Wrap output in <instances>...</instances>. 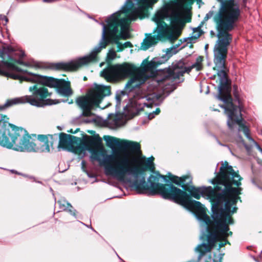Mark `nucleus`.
<instances>
[{
  "mask_svg": "<svg viewBox=\"0 0 262 262\" xmlns=\"http://www.w3.org/2000/svg\"><path fill=\"white\" fill-rule=\"evenodd\" d=\"M81 143V140L79 138L61 134L58 147L75 153L81 154L84 150Z\"/></svg>",
  "mask_w": 262,
  "mask_h": 262,
  "instance_id": "ddd939ff",
  "label": "nucleus"
},
{
  "mask_svg": "<svg viewBox=\"0 0 262 262\" xmlns=\"http://www.w3.org/2000/svg\"><path fill=\"white\" fill-rule=\"evenodd\" d=\"M169 11V15L172 17L173 20L172 21V25L178 28H181V30L185 25V23L183 20L184 14L181 10L178 9H175L171 11L167 8Z\"/></svg>",
  "mask_w": 262,
  "mask_h": 262,
  "instance_id": "4468645a",
  "label": "nucleus"
},
{
  "mask_svg": "<svg viewBox=\"0 0 262 262\" xmlns=\"http://www.w3.org/2000/svg\"><path fill=\"white\" fill-rule=\"evenodd\" d=\"M236 0H226L223 2L217 13L214 17L218 31L217 40L214 48V62L215 68L218 70L217 75L220 78L217 98L223 101L225 104L221 106L225 109L228 117L227 124L232 129L235 124L239 125V131H243L245 136L250 138L249 130L243 123L241 110L243 107L242 101L236 92H234L235 99L232 101L225 72V62L228 47L232 41V36L229 33L232 31L238 20L241 11Z\"/></svg>",
  "mask_w": 262,
  "mask_h": 262,
  "instance_id": "f03ea898",
  "label": "nucleus"
},
{
  "mask_svg": "<svg viewBox=\"0 0 262 262\" xmlns=\"http://www.w3.org/2000/svg\"><path fill=\"white\" fill-rule=\"evenodd\" d=\"M169 11L167 7L158 11L153 18V20L157 24V27L154 33L160 40L167 38L173 42L176 40L181 34V28L174 26H168L163 20L169 17Z\"/></svg>",
  "mask_w": 262,
  "mask_h": 262,
  "instance_id": "1a4fd4ad",
  "label": "nucleus"
},
{
  "mask_svg": "<svg viewBox=\"0 0 262 262\" xmlns=\"http://www.w3.org/2000/svg\"><path fill=\"white\" fill-rule=\"evenodd\" d=\"M247 2V0H242V3H243L242 6L243 7H246Z\"/></svg>",
  "mask_w": 262,
  "mask_h": 262,
  "instance_id": "cd10ccee",
  "label": "nucleus"
},
{
  "mask_svg": "<svg viewBox=\"0 0 262 262\" xmlns=\"http://www.w3.org/2000/svg\"><path fill=\"white\" fill-rule=\"evenodd\" d=\"M177 52V51L175 48L167 49L165 55L162 56L161 57H159V58H161V61H162V63H164L167 60H168L169 58L173 55L176 54Z\"/></svg>",
  "mask_w": 262,
  "mask_h": 262,
  "instance_id": "4be33fe9",
  "label": "nucleus"
},
{
  "mask_svg": "<svg viewBox=\"0 0 262 262\" xmlns=\"http://www.w3.org/2000/svg\"><path fill=\"white\" fill-rule=\"evenodd\" d=\"M160 178L164 179L165 177L159 174L151 175L148 179L150 184L149 188L144 193L150 191L152 194H159L164 199L194 210L198 220L203 221L207 226L209 232L207 243L200 245L195 248V251L200 253L199 259L210 251L217 241L223 242L220 245L221 247L225 245L228 242L227 238L232 233L229 231V225L233 223L230 213L236 212V203L239 199L238 195L242 190L241 188L232 187L233 185L240 186L242 180L232 167L227 164L220 168V173L211 182L213 184H217L214 188L211 186L193 187L190 191L192 196L196 199L203 196L213 203L212 221L200 202L189 200L186 192L171 184L159 183Z\"/></svg>",
  "mask_w": 262,
  "mask_h": 262,
  "instance_id": "f257e3e1",
  "label": "nucleus"
},
{
  "mask_svg": "<svg viewBox=\"0 0 262 262\" xmlns=\"http://www.w3.org/2000/svg\"><path fill=\"white\" fill-rule=\"evenodd\" d=\"M57 203L59 204V208L61 210L68 211L71 214L74 215L75 214L74 211L72 210L73 207L66 200L64 199H61L59 200Z\"/></svg>",
  "mask_w": 262,
  "mask_h": 262,
  "instance_id": "412c9836",
  "label": "nucleus"
},
{
  "mask_svg": "<svg viewBox=\"0 0 262 262\" xmlns=\"http://www.w3.org/2000/svg\"><path fill=\"white\" fill-rule=\"evenodd\" d=\"M107 122L112 127L116 128L122 125V120L118 116L110 115Z\"/></svg>",
  "mask_w": 262,
  "mask_h": 262,
  "instance_id": "aec40b11",
  "label": "nucleus"
},
{
  "mask_svg": "<svg viewBox=\"0 0 262 262\" xmlns=\"http://www.w3.org/2000/svg\"><path fill=\"white\" fill-rule=\"evenodd\" d=\"M144 106H146L147 107H152L154 105V103L149 101L147 103H144Z\"/></svg>",
  "mask_w": 262,
  "mask_h": 262,
  "instance_id": "a878e982",
  "label": "nucleus"
},
{
  "mask_svg": "<svg viewBox=\"0 0 262 262\" xmlns=\"http://www.w3.org/2000/svg\"><path fill=\"white\" fill-rule=\"evenodd\" d=\"M259 148L260 151L261 152V153H262V149H261V148H260V147H259Z\"/></svg>",
  "mask_w": 262,
  "mask_h": 262,
  "instance_id": "473e14b6",
  "label": "nucleus"
},
{
  "mask_svg": "<svg viewBox=\"0 0 262 262\" xmlns=\"http://www.w3.org/2000/svg\"><path fill=\"white\" fill-rule=\"evenodd\" d=\"M27 103L25 96L15 98L8 100L3 105H0V110L7 109L14 105L18 104Z\"/></svg>",
  "mask_w": 262,
  "mask_h": 262,
  "instance_id": "f3484780",
  "label": "nucleus"
},
{
  "mask_svg": "<svg viewBox=\"0 0 262 262\" xmlns=\"http://www.w3.org/2000/svg\"><path fill=\"white\" fill-rule=\"evenodd\" d=\"M4 67L14 72L11 74V77L13 79L39 83L50 88H57L59 93L64 96H69L72 94L70 82L69 81L34 74L23 70L13 63L8 61H0V74L4 73Z\"/></svg>",
  "mask_w": 262,
  "mask_h": 262,
  "instance_id": "0eeeda50",
  "label": "nucleus"
},
{
  "mask_svg": "<svg viewBox=\"0 0 262 262\" xmlns=\"http://www.w3.org/2000/svg\"><path fill=\"white\" fill-rule=\"evenodd\" d=\"M0 145L20 151H36L34 140L23 128L9 122V118L0 115Z\"/></svg>",
  "mask_w": 262,
  "mask_h": 262,
  "instance_id": "423d86ee",
  "label": "nucleus"
},
{
  "mask_svg": "<svg viewBox=\"0 0 262 262\" xmlns=\"http://www.w3.org/2000/svg\"><path fill=\"white\" fill-rule=\"evenodd\" d=\"M29 91L32 93L31 95H25L27 103L38 107L56 104L58 102L50 99L52 93L44 86L37 84L31 86Z\"/></svg>",
  "mask_w": 262,
  "mask_h": 262,
  "instance_id": "9d476101",
  "label": "nucleus"
},
{
  "mask_svg": "<svg viewBox=\"0 0 262 262\" xmlns=\"http://www.w3.org/2000/svg\"><path fill=\"white\" fill-rule=\"evenodd\" d=\"M122 147L130 149L133 152L137 154L141 153L140 145L135 142L122 141Z\"/></svg>",
  "mask_w": 262,
  "mask_h": 262,
  "instance_id": "a211bd4d",
  "label": "nucleus"
},
{
  "mask_svg": "<svg viewBox=\"0 0 262 262\" xmlns=\"http://www.w3.org/2000/svg\"><path fill=\"white\" fill-rule=\"evenodd\" d=\"M160 112V110L159 108H157L155 111H153L151 113H149L148 118L149 119L151 120L153 119L156 115H158Z\"/></svg>",
  "mask_w": 262,
  "mask_h": 262,
  "instance_id": "5701e85b",
  "label": "nucleus"
},
{
  "mask_svg": "<svg viewBox=\"0 0 262 262\" xmlns=\"http://www.w3.org/2000/svg\"><path fill=\"white\" fill-rule=\"evenodd\" d=\"M43 144L46 145V150L47 151H50V148H49V145H48V144L46 142H45Z\"/></svg>",
  "mask_w": 262,
  "mask_h": 262,
  "instance_id": "c85d7f7f",
  "label": "nucleus"
},
{
  "mask_svg": "<svg viewBox=\"0 0 262 262\" xmlns=\"http://www.w3.org/2000/svg\"><path fill=\"white\" fill-rule=\"evenodd\" d=\"M116 53L115 51L111 50V51H109L108 55H107V57L110 59H114L116 57Z\"/></svg>",
  "mask_w": 262,
  "mask_h": 262,
  "instance_id": "b1692460",
  "label": "nucleus"
},
{
  "mask_svg": "<svg viewBox=\"0 0 262 262\" xmlns=\"http://www.w3.org/2000/svg\"><path fill=\"white\" fill-rule=\"evenodd\" d=\"M4 18L6 21V23H7L8 22V18L7 17H6L5 16L4 17Z\"/></svg>",
  "mask_w": 262,
  "mask_h": 262,
  "instance_id": "2f4dec72",
  "label": "nucleus"
},
{
  "mask_svg": "<svg viewBox=\"0 0 262 262\" xmlns=\"http://www.w3.org/2000/svg\"><path fill=\"white\" fill-rule=\"evenodd\" d=\"M110 94L111 86L95 84L85 96L77 98L76 103L82 110L83 116H91L92 110L98 106L104 97Z\"/></svg>",
  "mask_w": 262,
  "mask_h": 262,
  "instance_id": "6e6552de",
  "label": "nucleus"
},
{
  "mask_svg": "<svg viewBox=\"0 0 262 262\" xmlns=\"http://www.w3.org/2000/svg\"><path fill=\"white\" fill-rule=\"evenodd\" d=\"M233 88H234V90H235V91H236V89H237V86H236V85H234V86H233Z\"/></svg>",
  "mask_w": 262,
  "mask_h": 262,
  "instance_id": "7c9ffc66",
  "label": "nucleus"
},
{
  "mask_svg": "<svg viewBox=\"0 0 262 262\" xmlns=\"http://www.w3.org/2000/svg\"><path fill=\"white\" fill-rule=\"evenodd\" d=\"M133 3L132 0H126L125 4L122 7L121 10L113 14L106 20V25L101 23L103 26L102 39L100 42V46L95 48L88 56L79 58L77 60L72 61L69 62H58L50 63L46 65L45 63L31 60L25 62V66L34 68L35 69L49 68L56 70H63L73 71L78 69L81 66L91 62L97 60V56L102 48H105L110 42H114L118 44L119 51H122L124 48L132 47V45L129 41H127L123 44L118 42L119 39L121 38L124 39L129 38L128 28L129 24L132 20L129 19L126 28V35L124 37L123 34L122 21L124 19H128L129 14H125V17L121 15L128 12L133 7Z\"/></svg>",
  "mask_w": 262,
  "mask_h": 262,
  "instance_id": "20e7f679",
  "label": "nucleus"
},
{
  "mask_svg": "<svg viewBox=\"0 0 262 262\" xmlns=\"http://www.w3.org/2000/svg\"><path fill=\"white\" fill-rule=\"evenodd\" d=\"M104 139L106 141V145L112 149L116 146L122 147V141H120L118 139L110 136L104 137Z\"/></svg>",
  "mask_w": 262,
  "mask_h": 262,
  "instance_id": "6ab92c4d",
  "label": "nucleus"
},
{
  "mask_svg": "<svg viewBox=\"0 0 262 262\" xmlns=\"http://www.w3.org/2000/svg\"><path fill=\"white\" fill-rule=\"evenodd\" d=\"M93 145L90 150L91 159L99 162L104 166L105 173L119 181L132 183L140 193H144L148 188L146 183L145 172L154 166V157L135 156L129 152H115L106 155L101 140L95 141L90 136Z\"/></svg>",
  "mask_w": 262,
  "mask_h": 262,
  "instance_id": "7ed1b4c3",
  "label": "nucleus"
},
{
  "mask_svg": "<svg viewBox=\"0 0 262 262\" xmlns=\"http://www.w3.org/2000/svg\"><path fill=\"white\" fill-rule=\"evenodd\" d=\"M159 40H160L155 34L154 35H152L151 34H146V37L142 43L141 48L142 49L146 50L155 46Z\"/></svg>",
  "mask_w": 262,
  "mask_h": 262,
  "instance_id": "dca6fc26",
  "label": "nucleus"
},
{
  "mask_svg": "<svg viewBox=\"0 0 262 262\" xmlns=\"http://www.w3.org/2000/svg\"><path fill=\"white\" fill-rule=\"evenodd\" d=\"M81 165H82V168L84 171H85V162L84 161H82L81 162Z\"/></svg>",
  "mask_w": 262,
  "mask_h": 262,
  "instance_id": "bb28decb",
  "label": "nucleus"
},
{
  "mask_svg": "<svg viewBox=\"0 0 262 262\" xmlns=\"http://www.w3.org/2000/svg\"><path fill=\"white\" fill-rule=\"evenodd\" d=\"M140 6L134 9L130 13L128 19H124L122 21L123 34L124 37L126 35V28L129 19H136L138 17L141 18L148 15V9L152 8L153 5L158 0H135Z\"/></svg>",
  "mask_w": 262,
  "mask_h": 262,
  "instance_id": "f8f14e48",
  "label": "nucleus"
},
{
  "mask_svg": "<svg viewBox=\"0 0 262 262\" xmlns=\"http://www.w3.org/2000/svg\"><path fill=\"white\" fill-rule=\"evenodd\" d=\"M116 100L117 105H120L121 101V96L120 95H117L116 96Z\"/></svg>",
  "mask_w": 262,
  "mask_h": 262,
  "instance_id": "393cba45",
  "label": "nucleus"
},
{
  "mask_svg": "<svg viewBox=\"0 0 262 262\" xmlns=\"http://www.w3.org/2000/svg\"><path fill=\"white\" fill-rule=\"evenodd\" d=\"M134 69L132 64L124 62L107 67L101 72L100 75L107 81L114 82L132 76Z\"/></svg>",
  "mask_w": 262,
  "mask_h": 262,
  "instance_id": "9b49d317",
  "label": "nucleus"
},
{
  "mask_svg": "<svg viewBox=\"0 0 262 262\" xmlns=\"http://www.w3.org/2000/svg\"><path fill=\"white\" fill-rule=\"evenodd\" d=\"M169 180L177 185H180L186 190H189V185L192 183V178L189 176L179 177L173 175L169 176Z\"/></svg>",
  "mask_w": 262,
  "mask_h": 262,
  "instance_id": "2eb2a0df",
  "label": "nucleus"
},
{
  "mask_svg": "<svg viewBox=\"0 0 262 262\" xmlns=\"http://www.w3.org/2000/svg\"><path fill=\"white\" fill-rule=\"evenodd\" d=\"M38 138H39V139L42 140H43L45 139H47V138L45 136H43V135L39 136Z\"/></svg>",
  "mask_w": 262,
  "mask_h": 262,
  "instance_id": "c756f323",
  "label": "nucleus"
},
{
  "mask_svg": "<svg viewBox=\"0 0 262 262\" xmlns=\"http://www.w3.org/2000/svg\"><path fill=\"white\" fill-rule=\"evenodd\" d=\"M201 58V57L198 58L196 62L191 67H185L183 62H179L171 67L158 71L156 69L158 66L162 64L161 58L156 57L150 61L145 59L139 68L132 64L134 69L132 73L133 77L128 81V84L131 85L136 83L133 86H137L151 78L148 90L155 94L163 88V83L166 80L179 79L184 73L190 72L193 68H195L198 71L201 70L202 68Z\"/></svg>",
  "mask_w": 262,
  "mask_h": 262,
  "instance_id": "39448f33",
  "label": "nucleus"
}]
</instances>
